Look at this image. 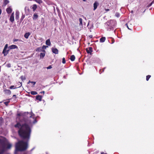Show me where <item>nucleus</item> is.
<instances>
[{"instance_id":"1","label":"nucleus","mask_w":154,"mask_h":154,"mask_svg":"<svg viewBox=\"0 0 154 154\" xmlns=\"http://www.w3.org/2000/svg\"><path fill=\"white\" fill-rule=\"evenodd\" d=\"M14 127L19 128L18 132L21 138L24 139H29L31 129L28 125L25 123L21 125L20 122H17L14 125Z\"/></svg>"},{"instance_id":"2","label":"nucleus","mask_w":154,"mask_h":154,"mask_svg":"<svg viewBox=\"0 0 154 154\" xmlns=\"http://www.w3.org/2000/svg\"><path fill=\"white\" fill-rule=\"evenodd\" d=\"M16 150L17 151H23L26 150L27 147V143L22 140L19 141L16 144Z\"/></svg>"},{"instance_id":"3","label":"nucleus","mask_w":154,"mask_h":154,"mask_svg":"<svg viewBox=\"0 0 154 154\" xmlns=\"http://www.w3.org/2000/svg\"><path fill=\"white\" fill-rule=\"evenodd\" d=\"M11 147V144L8 143L6 145L4 140L0 139V154H2L5 151L6 149H10Z\"/></svg>"},{"instance_id":"4","label":"nucleus","mask_w":154,"mask_h":154,"mask_svg":"<svg viewBox=\"0 0 154 154\" xmlns=\"http://www.w3.org/2000/svg\"><path fill=\"white\" fill-rule=\"evenodd\" d=\"M26 113L27 115L29 116L30 118H32L33 119V121L32 122L33 124H35L37 122L36 119L35 118V115L32 112H31L30 113L27 112Z\"/></svg>"},{"instance_id":"5","label":"nucleus","mask_w":154,"mask_h":154,"mask_svg":"<svg viewBox=\"0 0 154 154\" xmlns=\"http://www.w3.org/2000/svg\"><path fill=\"white\" fill-rule=\"evenodd\" d=\"M87 52L89 54H91L92 52V48L91 47H89L86 48Z\"/></svg>"},{"instance_id":"6","label":"nucleus","mask_w":154,"mask_h":154,"mask_svg":"<svg viewBox=\"0 0 154 154\" xmlns=\"http://www.w3.org/2000/svg\"><path fill=\"white\" fill-rule=\"evenodd\" d=\"M112 28V26L110 25L109 23H107L106 24V28H107V30H111Z\"/></svg>"},{"instance_id":"7","label":"nucleus","mask_w":154,"mask_h":154,"mask_svg":"<svg viewBox=\"0 0 154 154\" xmlns=\"http://www.w3.org/2000/svg\"><path fill=\"white\" fill-rule=\"evenodd\" d=\"M3 91L5 94L9 95L11 94V91L9 89H5Z\"/></svg>"},{"instance_id":"8","label":"nucleus","mask_w":154,"mask_h":154,"mask_svg":"<svg viewBox=\"0 0 154 154\" xmlns=\"http://www.w3.org/2000/svg\"><path fill=\"white\" fill-rule=\"evenodd\" d=\"M9 20L11 22L13 23L14 21V13H13L11 14Z\"/></svg>"},{"instance_id":"9","label":"nucleus","mask_w":154,"mask_h":154,"mask_svg":"<svg viewBox=\"0 0 154 154\" xmlns=\"http://www.w3.org/2000/svg\"><path fill=\"white\" fill-rule=\"evenodd\" d=\"M99 4L97 1H95L94 4V10H95L99 5Z\"/></svg>"},{"instance_id":"10","label":"nucleus","mask_w":154,"mask_h":154,"mask_svg":"<svg viewBox=\"0 0 154 154\" xmlns=\"http://www.w3.org/2000/svg\"><path fill=\"white\" fill-rule=\"evenodd\" d=\"M17 46L15 45H12L8 47V48L10 49H17Z\"/></svg>"},{"instance_id":"11","label":"nucleus","mask_w":154,"mask_h":154,"mask_svg":"<svg viewBox=\"0 0 154 154\" xmlns=\"http://www.w3.org/2000/svg\"><path fill=\"white\" fill-rule=\"evenodd\" d=\"M42 96L39 95H38L35 97V99L36 100H38L39 101H41L42 100Z\"/></svg>"},{"instance_id":"12","label":"nucleus","mask_w":154,"mask_h":154,"mask_svg":"<svg viewBox=\"0 0 154 154\" xmlns=\"http://www.w3.org/2000/svg\"><path fill=\"white\" fill-rule=\"evenodd\" d=\"M52 51L55 54H57L58 53V50L56 48H52Z\"/></svg>"},{"instance_id":"13","label":"nucleus","mask_w":154,"mask_h":154,"mask_svg":"<svg viewBox=\"0 0 154 154\" xmlns=\"http://www.w3.org/2000/svg\"><path fill=\"white\" fill-rule=\"evenodd\" d=\"M6 11L8 14H10L12 12V10L11 8L10 7L7 8L6 9Z\"/></svg>"},{"instance_id":"14","label":"nucleus","mask_w":154,"mask_h":154,"mask_svg":"<svg viewBox=\"0 0 154 154\" xmlns=\"http://www.w3.org/2000/svg\"><path fill=\"white\" fill-rule=\"evenodd\" d=\"M30 35V33L29 32H26L25 33V34L24 35V37L27 39L28 38L29 36Z\"/></svg>"},{"instance_id":"15","label":"nucleus","mask_w":154,"mask_h":154,"mask_svg":"<svg viewBox=\"0 0 154 154\" xmlns=\"http://www.w3.org/2000/svg\"><path fill=\"white\" fill-rule=\"evenodd\" d=\"M25 10L26 13L28 14L30 12V10L28 7L26 6L25 8Z\"/></svg>"},{"instance_id":"16","label":"nucleus","mask_w":154,"mask_h":154,"mask_svg":"<svg viewBox=\"0 0 154 154\" xmlns=\"http://www.w3.org/2000/svg\"><path fill=\"white\" fill-rule=\"evenodd\" d=\"M46 44L48 46H50L51 45V43L49 39H48L46 41Z\"/></svg>"},{"instance_id":"17","label":"nucleus","mask_w":154,"mask_h":154,"mask_svg":"<svg viewBox=\"0 0 154 154\" xmlns=\"http://www.w3.org/2000/svg\"><path fill=\"white\" fill-rule=\"evenodd\" d=\"M16 16L15 18L17 20H18L19 18V13L18 12H16L15 14Z\"/></svg>"},{"instance_id":"18","label":"nucleus","mask_w":154,"mask_h":154,"mask_svg":"<svg viewBox=\"0 0 154 154\" xmlns=\"http://www.w3.org/2000/svg\"><path fill=\"white\" fill-rule=\"evenodd\" d=\"M106 40V38L105 37H102L100 39V42H103Z\"/></svg>"},{"instance_id":"19","label":"nucleus","mask_w":154,"mask_h":154,"mask_svg":"<svg viewBox=\"0 0 154 154\" xmlns=\"http://www.w3.org/2000/svg\"><path fill=\"white\" fill-rule=\"evenodd\" d=\"M70 59L72 61H73L75 60V57L73 55H72L70 57Z\"/></svg>"},{"instance_id":"20","label":"nucleus","mask_w":154,"mask_h":154,"mask_svg":"<svg viewBox=\"0 0 154 154\" xmlns=\"http://www.w3.org/2000/svg\"><path fill=\"white\" fill-rule=\"evenodd\" d=\"M2 53L4 54V56H6L8 54V52H7L6 49H4Z\"/></svg>"},{"instance_id":"21","label":"nucleus","mask_w":154,"mask_h":154,"mask_svg":"<svg viewBox=\"0 0 154 154\" xmlns=\"http://www.w3.org/2000/svg\"><path fill=\"white\" fill-rule=\"evenodd\" d=\"M38 17V15L36 14H34L33 16V19L34 20H36Z\"/></svg>"},{"instance_id":"22","label":"nucleus","mask_w":154,"mask_h":154,"mask_svg":"<svg viewBox=\"0 0 154 154\" xmlns=\"http://www.w3.org/2000/svg\"><path fill=\"white\" fill-rule=\"evenodd\" d=\"M42 48L41 47L35 49L36 51H42Z\"/></svg>"},{"instance_id":"23","label":"nucleus","mask_w":154,"mask_h":154,"mask_svg":"<svg viewBox=\"0 0 154 154\" xmlns=\"http://www.w3.org/2000/svg\"><path fill=\"white\" fill-rule=\"evenodd\" d=\"M37 6L36 5L34 4L33 5L32 9L33 11H35L37 8Z\"/></svg>"},{"instance_id":"24","label":"nucleus","mask_w":154,"mask_h":154,"mask_svg":"<svg viewBox=\"0 0 154 154\" xmlns=\"http://www.w3.org/2000/svg\"><path fill=\"white\" fill-rule=\"evenodd\" d=\"M45 56V54L44 53H41L40 54V58H43V57Z\"/></svg>"},{"instance_id":"25","label":"nucleus","mask_w":154,"mask_h":154,"mask_svg":"<svg viewBox=\"0 0 154 154\" xmlns=\"http://www.w3.org/2000/svg\"><path fill=\"white\" fill-rule=\"evenodd\" d=\"M30 94L32 95H36V94H37L38 93L37 92L35 91H31L30 92Z\"/></svg>"},{"instance_id":"26","label":"nucleus","mask_w":154,"mask_h":154,"mask_svg":"<svg viewBox=\"0 0 154 154\" xmlns=\"http://www.w3.org/2000/svg\"><path fill=\"white\" fill-rule=\"evenodd\" d=\"M9 2L8 0H4V4L5 5H7L9 3Z\"/></svg>"},{"instance_id":"27","label":"nucleus","mask_w":154,"mask_h":154,"mask_svg":"<svg viewBox=\"0 0 154 154\" xmlns=\"http://www.w3.org/2000/svg\"><path fill=\"white\" fill-rule=\"evenodd\" d=\"M79 25L80 26H82V19L81 18L79 19Z\"/></svg>"},{"instance_id":"28","label":"nucleus","mask_w":154,"mask_h":154,"mask_svg":"<svg viewBox=\"0 0 154 154\" xmlns=\"http://www.w3.org/2000/svg\"><path fill=\"white\" fill-rule=\"evenodd\" d=\"M34 0L39 4H40L42 3V0Z\"/></svg>"},{"instance_id":"29","label":"nucleus","mask_w":154,"mask_h":154,"mask_svg":"<svg viewBox=\"0 0 154 154\" xmlns=\"http://www.w3.org/2000/svg\"><path fill=\"white\" fill-rule=\"evenodd\" d=\"M151 76L150 75H148L146 76V80L148 81L149 79L150 78Z\"/></svg>"},{"instance_id":"30","label":"nucleus","mask_w":154,"mask_h":154,"mask_svg":"<svg viewBox=\"0 0 154 154\" xmlns=\"http://www.w3.org/2000/svg\"><path fill=\"white\" fill-rule=\"evenodd\" d=\"M10 102V101L8 100L7 101L5 102H4V103L5 104V105L6 106H7L8 105V103H9Z\"/></svg>"},{"instance_id":"31","label":"nucleus","mask_w":154,"mask_h":154,"mask_svg":"<svg viewBox=\"0 0 154 154\" xmlns=\"http://www.w3.org/2000/svg\"><path fill=\"white\" fill-rule=\"evenodd\" d=\"M25 17V15L23 14L21 17V18L20 19V21H22L23 20L24 18Z\"/></svg>"},{"instance_id":"32","label":"nucleus","mask_w":154,"mask_h":154,"mask_svg":"<svg viewBox=\"0 0 154 154\" xmlns=\"http://www.w3.org/2000/svg\"><path fill=\"white\" fill-rule=\"evenodd\" d=\"M9 88H10V89H14L16 88H17L15 87L14 86V85H11L10 86Z\"/></svg>"},{"instance_id":"33","label":"nucleus","mask_w":154,"mask_h":154,"mask_svg":"<svg viewBox=\"0 0 154 154\" xmlns=\"http://www.w3.org/2000/svg\"><path fill=\"white\" fill-rule=\"evenodd\" d=\"M20 79L22 81H23L25 79V77L23 76H21L20 77Z\"/></svg>"},{"instance_id":"34","label":"nucleus","mask_w":154,"mask_h":154,"mask_svg":"<svg viewBox=\"0 0 154 154\" xmlns=\"http://www.w3.org/2000/svg\"><path fill=\"white\" fill-rule=\"evenodd\" d=\"M62 63L64 64L66 63V60L65 58L63 57L62 59Z\"/></svg>"},{"instance_id":"35","label":"nucleus","mask_w":154,"mask_h":154,"mask_svg":"<svg viewBox=\"0 0 154 154\" xmlns=\"http://www.w3.org/2000/svg\"><path fill=\"white\" fill-rule=\"evenodd\" d=\"M8 47V45L7 44H6V45H5L4 49H5V50L7 49Z\"/></svg>"},{"instance_id":"36","label":"nucleus","mask_w":154,"mask_h":154,"mask_svg":"<svg viewBox=\"0 0 154 154\" xmlns=\"http://www.w3.org/2000/svg\"><path fill=\"white\" fill-rule=\"evenodd\" d=\"M52 68V67L51 65L49 66L48 67H47V69H51Z\"/></svg>"},{"instance_id":"37","label":"nucleus","mask_w":154,"mask_h":154,"mask_svg":"<svg viewBox=\"0 0 154 154\" xmlns=\"http://www.w3.org/2000/svg\"><path fill=\"white\" fill-rule=\"evenodd\" d=\"M18 41H20V40L18 39H14L13 40V41L14 42H17Z\"/></svg>"},{"instance_id":"38","label":"nucleus","mask_w":154,"mask_h":154,"mask_svg":"<svg viewBox=\"0 0 154 154\" xmlns=\"http://www.w3.org/2000/svg\"><path fill=\"white\" fill-rule=\"evenodd\" d=\"M115 42V40L113 38H112V42H111V43L112 44H113V43Z\"/></svg>"},{"instance_id":"39","label":"nucleus","mask_w":154,"mask_h":154,"mask_svg":"<svg viewBox=\"0 0 154 154\" xmlns=\"http://www.w3.org/2000/svg\"><path fill=\"white\" fill-rule=\"evenodd\" d=\"M116 16L117 17H119L120 16L119 14L118 13H116Z\"/></svg>"},{"instance_id":"40","label":"nucleus","mask_w":154,"mask_h":154,"mask_svg":"<svg viewBox=\"0 0 154 154\" xmlns=\"http://www.w3.org/2000/svg\"><path fill=\"white\" fill-rule=\"evenodd\" d=\"M47 46H45V45H43V46H42V49H45L46 48V47Z\"/></svg>"},{"instance_id":"41","label":"nucleus","mask_w":154,"mask_h":154,"mask_svg":"<svg viewBox=\"0 0 154 154\" xmlns=\"http://www.w3.org/2000/svg\"><path fill=\"white\" fill-rule=\"evenodd\" d=\"M7 66L8 67H10L11 66V64H7Z\"/></svg>"},{"instance_id":"42","label":"nucleus","mask_w":154,"mask_h":154,"mask_svg":"<svg viewBox=\"0 0 154 154\" xmlns=\"http://www.w3.org/2000/svg\"><path fill=\"white\" fill-rule=\"evenodd\" d=\"M36 83V82H32L31 83L33 84V85H34Z\"/></svg>"},{"instance_id":"43","label":"nucleus","mask_w":154,"mask_h":154,"mask_svg":"<svg viewBox=\"0 0 154 154\" xmlns=\"http://www.w3.org/2000/svg\"><path fill=\"white\" fill-rule=\"evenodd\" d=\"M153 1H152L150 4H149V7L151 6L153 4Z\"/></svg>"},{"instance_id":"44","label":"nucleus","mask_w":154,"mask_h":154,"mask_svg":"<svg viewBox=\"0 0 154 154\" xmlns=\"http://www.w3.org/2000/svg\"><path fill=\"white\" fill-rule=\"evenodd\" d=\"M17 116H22V114H21V113H18L17 114Z\"/></svg>"},{"instance_id":"45","label":"nucleus","mask_w":154,"mask_h":154,"mask_svg":"<svg viewBox=\"0 0 154 154\" xmlns=\"http://www.w3.org/2000/svg\"><path fill=\"white\" fill-rule=\"evenodd\" d=\"M125 26H126L127 28H128V29H130L128 27V25L127 23L125 25Z\"/></svg>"},{"instance_id":"46","label":"nucleus","mask_w":154,"mask_h":154,"mask_svg":"<svg viewBox=\"0 0 154 154\" xmlns=\"http://www.w3.org/2000/svg\"><path fill=\"white\" fill-rule=\"evenodd\" d=\"M13 98H17L16 97V95L15 94L13 96Z\"/></svg>"},{"instance_id":"47","label":"nucleus","mask_w":154,"mask_h":154,"mask_svg":"<svg viewBox=\"0 0 154 154\" xmlns=\"http://www.w3.org/2000/svg\"><path fill=\"white\" fill-rule=\"evenodd\" d=\"M92 35H89V37L91 38H92Z\"/></svg>"},{"instance_id":"48","label":"nucleus","mask_w":154,"mask_h":154,"mask_svg":"<svg viewBox=\"0 0 154 154\" xmlns=\"http://www.w3.org/2000/svg\"><path fill=\"white\" fill-rule=\"evenodd\" d=\"M105 11H109V9H105Z\"/></svg>"},{"instance_id":"49","label":"nucleus","mask_w":154,"mask_h":154,"mask_svg":"<svg viewBox=\"0 0 154 154\" xmlns=\"http://www.w3.org/2000/svg\"><path fill=\"white\" fill-rule=\"evenodd\" d=\"M2 12V10L1 9H0V15L1 14Z\"/></svg>"},{"instance_id":"50","label":"nucleus","mask_w":154,"mask_h":154,"mask_svg":"<svg viewBox=\"0 0 154 154\" xmlns=\"http://www.w3.org/2000/svg\"><path fill=\"white\" fill-rule=\"evenodd\" d=\"M105 69V68H104L103 69H102V72H103L104 70V69Z\"/></svg>"},{"instance_id":"51","label":"nucleus","mask_w":154,"mask_h":154,"mask_svg":"<svg viewBox=\"0 0 154 154\" xmlns=\"http://www.w3.org/2000/svg\"><path fill=\"white\" fill-rule=\"evenodd\" d=\"M31 82H32V81H30L29 80V81L28 82V84H29V83H31Z\"/></svg>"},{"instance_id":"52","label":"nucleus","mask_w":154,"mask_h":154,"mask_svg":"<svg viewBox=\"0 0 154 154\" xmlns=\"http://www.w3.org/2000/svg\"><path fill=\"white\" fill-rule=\"evenodd\" d=\"M41 93H43L44 94L45 93V91H42V92H41Z\"/></svg>"},{"instance_id":"53","label":"nucleus","mask_w":154,"mask_h":154,"mask_svg":"<svg viewBox=\"0 0 154 154\" xmlns=\"http://www.w3.org/2000/svg\"><path fill=\"white\" fill-rule=\"evenodd\" d=\"M9 51V50H7V52H8V54Z\"/></svg>"},{"instance_id":"54","label":"nucleus","mask_w":154,"mask_h":154,"mask_svg":"<svg viewBox=\"0 0 154 154\" xmlns=\"http://www.w3.org/2000/svg\"><path fill=\"white\" fill-rule=\"evenodd\" d=\"M101 154H105L104 152H101Z\"/></svg>"},{"instance_id":"55","label":"nucleus","mask_w":154,"mask_h":154,"mask_svg":"<svg viewBox=\"0 0 154 154\" xmlns=\"http://www.w3.org/2000/svg\"><path fill=\"white\" fill-rule=\"evenodd\" d=\"M84 2H85L86 1V0H82Z\"/></svg>"},{"instance_id":"56","label":"nucleus","mask_w":154,"mask_h":154,"mask_svg":"<svg viewBox=\"0 0 154 154\" xmlns=\"http://www.w3.org/2000/svg\"><path fill=\"white\" fill-rule=\"evenodd\" d=\"M2 119V117H0V119Z\"/></svg>"},{"instance_id":"57","label":"nucleus","mask_w":154,"mask_h":154,"mask_svg":"<svg viewBox=\"0 0 154 154\" xmlns=\"http://www.w3.org/2000/svg\"><path fill=\"white\" fill-rule=\"evenodd\" d=\"M2 102H0V103H1Z\"/></svg>"},{"instance_id":"58","label":"nucleus","mask_w":154,"mask_h":154,"mask_svg":"<svg viewBox=\"0 0 154 154\" xmlns=\"http://www.w3.org/2000/svg\"><path fill=\"white\" fill-rule=\"evenodd\" d=\"M9 154V153H8V154Z\"/></svg>"}]
</instances>
